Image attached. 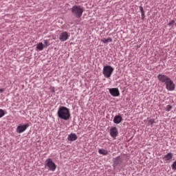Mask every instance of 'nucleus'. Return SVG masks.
Here are the masks:
<instances>
[{"label":"nucleus","instance_id":"nucleus-12","mask_svg":"<svg viewBox=\"0 0 176 176\" xmlns=\"http://www.w3.org/2000/svg\"><path fill=\"white\" fill-rule=\"evenodd\" d=\"M173 158V153H168L167 154H165V155H164L163 157V160H164L166 162L171 161Z\"/></svg>","mask_w":176,"mask_h":176},{"label":"nucleus","instance_id":"nucleus-3","mask_svg":"<svg viewBox=\"0 0 176 176\" xmlns=\"http://www.w3.org/2000/svg\"><path fill=\"white\" fill-rule=\"evenodd\" d=\"M83 12L84 10L80 6H74L72 7V14L77 19H80L82 16Z\"/></svg>","mask_w":176,"mask_h":176},{"label":"nucleus","instance_id":"nucleus-24","mask_svg":"<svg viewBox=\"0 0 176 176\" xmlns=\"http://www.w3.org/2000/svg\"><path fill=\"white\" fill-rule=\"evenodd\" d=\"M50 91H51L52 93H55V88H54V87H50Z\"/></svg>","mask_w":176,"mask_h":176},{"label":"nucleus","instance_id":"nucleus-22","mask_svg":"<svg viewBox=\"0 0 176 176\" xmlns=\"http://www.w3.org/2000/svg\"><path fill=\"white\" fill-rule=\"evenodd\" d=\"M44 44H45L44 45L45 47H47L50 45V41L47 39L44 40Z\"/></svg>","mask_w":176,"mask_h":176},{"label":"nucleus","instance_id":"nucleus-1","mask_svg":"<svg viewBox=\"0 0 176 176\" xmlns=\"http://www.w3.org/2000/svg\"><path fill=\"white\" fill-rule=\"evenodd\" d=\"M157 78L161 83L164 84L165 88L168 91H174L175 90L176 85L168 76L164 74H159L157 76Z\"/></svg>","mask_w":176,"mask_h":176},{"label":"nucleus","instance_id":"nucleus-20","mask_svg":"<svg viewBox=\"0 0 176 176\" xmlns=\"http://www.w3.org/2000/svg\"><path fill=\"white\" fill-rule=\"evenodd\" d=\"M176 25L175 21V20H170L168 23V27H172L173 28L174 25Z\"/></svg>","mask_w":176,"mask_h":176},{"label":"nucleus","instance_id":"nucleus-10","mask_svg":"<svg viewBox=\"0 0 176 176\" xmlns=\"http://www.w3.org/2000/svg\"><path fill=\"white\" fill-rule=\"evenodd\" d=\"M109 135L112 138H116L118 135V129L113 126L109 129Z\"/></svg>","mask_w":176,"mask_h":176},{"label":"nucleus","instance_id":"nucleus-7","mask_svg":"<svg viewBox=\"0 0 176 176\" xmlns=\"http://www.w3.org/2000/svg\"><path fill=\"white\" fill-rule=\"evenodd\" d=\"M30 126L29 124H24V125H18L16 128V133L19 134L25 132L27 129Z\"/></svg>","mask_w":176,"mask_h":176},{"label":"nucleus","instance_id":"nucleus-2","mask_svg":"<svg viewBox=\"0 0 176 176\" xmlns=\"http://www.w3.org/2000/svg\"><path fill=\"white\" fill-rule=\"evenodd\" d=\"M58 118L65 121H67L71 118L69 109L65 106H59L58 108Z\"/></svg>","mask_w":176,"mask_h":176},{"label":"nucleus","instance_id":"nucleus-8","mask_svg":"<svg viewBox=\"0 0 176 176\" xmlns=\"http://www.w3.org/2000/svg\"><path fill=\"white\" fill-rule=\"evenodd\" d=\"M69 38V34L67 32H62L60 34H59V41L61 42H65L67 41Z\"/></svg>","mask_w":176,"mask_h":176},{"label":"nucleus","instance_id":"nucleus-21","mask_svg":"<svg viewBox=\"0 0 176 176\" xmlns=\"http://www.w3.org/2000/svg\"><path fill=\"white\" fill-rule=\"evenodd\" d=\"M6 115L5 110L0 109V118H3Z\"/></svg>","mask_w":176,"mask_h":176},{"label":"nucleus","instance_id":"nucleus-11","mask_svg":"<svg viewBox=\"0 0 176 176\" xmlns=\"http://www.w3.org/2000/svg\"><path fill=\"white\" fill-rule=\"evenodd\" d=\"M122 120H123V118H122V117H121V116L116 115L113 119V122L116 124H119L120 123H121L122 122Z\"/></svg>","mask_w":176,"mask_h":176},{"label":"nucleus","instance_id":"nucleus-16","mask_svg":"<svg viewBox=\"0 0 176 176\" xmlns=\"http://www.w3.org/2000/svg\"><path fill=\"white\" fill-rule=\"evenodd\" d=\"M102 43H103V44H107L109 43H112L113 42V39L111 37H108L107 38H103L101 40Z\"/></svg>","mask_w":176,"mask_h":176},{"label":"nucleus","instance_id":"nucleus-25","mask_svg":"<svg viewBox=\"0 0 176 176\" xmlns=\"http://www.w3.org/2000/svg\"><path fill=\"white\" fill-rule=\"evenodd\" d=\"M4 91V89L1 88L0 89V94H2Z\"/></svg>","mask_w":176,"mask_h":176},{"label":"nucleus","instance_id":"nucleus-4","mask_svg":"<svg viewBox=\"0 0 176 176\" xmlns=\"http://www.w3.org/2000/svg\"><path fill=\"white\" fill-rule=\"evenodd\" d=\"M113 71L114 68L112 66L107 65L103 67V76H104L106 78H109L113 73Z\"/></svg>","mask_w":176,"mask_h":176},{"label":"nucleus","instance_id":"nucleus-23","mask_svg":"<svg viewBox=\"0 0 176 176\" xmlns=\"http://www.w3.org/2000/svg\"><path fill=\"white\" fill-rule=\"evenodd\" d=\"M171 168L173 170H176V161H174V162H173V164L171 165Z\"/></svg>","mask_w":176,"mask_h":176},{"label":"nucleus","instance_id":"nucleus-15","mask_svg":"<svg viewBox=\"0 0 176 176\" xmlns=\"http://www.w3.org/2000/svg\"><path fill=\"white\" fill-rule=\"evenodd\" d=\"M98 152H99V154L103 155L104 156L109 154L108 150H104V148H99Z\"/></svg>","mask_w":176,"mask_h":176},{"label":"nucleus","instance_id":"nucleus-9","mask_svg":"<svg viewBox=\"0 0 176 176\" xmlns=\"http://www.w3.org/2000/svg\"><path fill=\"white\" fill-rule=\"evenodd\" d=\"M109 93L110 95L113 97H118L120 96V91L118 88H109Z\"/></svg>","mask_w":176,"mask_h":176},{"label":"nucleus","instance_id":"nucleus-18","mask_svg":"<svg viewBox=\"0 0 176 176\" xmlns=\"http://www.w3.org/2000/svg\"><path fill=\"white\" fill-rule=\"evenodd\" d=\"M36 49L39 51H43L44 49V45L43 43H39L36 45Z\"/></svg>","mask_w":176,"mask_h":176},{"label":"nucleus","instance_id":"nucleus-6","mask_svg":"<svg viewBox=\"0 0 176 176\" xmlns=\"http://www.w3.org/2000/svg\"><path fill=\"white\" fill-rule=\"evenodd\" d=\"M122 162H123V160L122 158H121L120 155H118V157H115V158H113V167L121 166Z\"/></svg>","mask_w":176,"mask_h":176},{"label":"nucleus","instance_id":"nucleus-14","mask_svg":"<svg viewBox=\"0 0 176 176\" xmlns=\"http://www.w3.org/2000/svg\"><path fill=\"white\" fill-rule=\"evenodd\" d=\"M139 10L141 14V19L144 20L145 19V12L144 10V8L142 7V6H139Z\"/></svg>","mask_w":176,"mask_h":176},{"label":"nucleus","instance_id":"nucleus-13","mask_svg":"<svg viewBox=\"0 0 176 176\" xmlns=\"http://www.w3.org/2000/svg\"><path fill=\"white\" fill-rule=\"evenodd\" d=\"M77 139H78V137H77V135H76V133H70V135L67 136V140L70 142H74Z\"/></svg>","mask_w":176,"mask_h":176},{"label":"nucleus","instance_id":"nucleus-19","mask_svg":"<svg viewBox=\"0 0 176 176\" xmlns=\"http://www.w3.org/2000/svg\"><path fill=\"white\" fill-rule=\"evenodd\" d=\"M173 106L170 104H167L166 107L164 108V111L166 112H169L172 110Z\"/></svg>","mask_w":176,"mask_h":176},{"label":"nucleus","instance_id":"nucleus-17","mask_svg":"<svg viewBox=\"0 0 176 176\" xmlns=\"http://www.w3.org/2000/svg\"><path fill=\"white\" fill-rule=\"evenodd\" d=\"M156 123V120L155 118H151V120H148V126H150L151 127L153 126V124Z\"/></svg>","mask_w":176,"mask_h":176},{"label":"nucleus","instance_id":"nucleus-5","mask_svg":"<svg viewBox=\"0 0 176 176\" xmlns=\"http://www.w3.org/2000/svg\"><path fill=\"white\" fill-rule=\"evenodd\" d=\"M45 168H47L50 171L54 172L56 169V165L53 162L52 158H47L45 161Z\"/></svg>","mask_w":176,"mask_h":176}]
</instances>
